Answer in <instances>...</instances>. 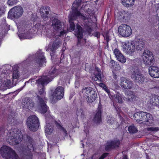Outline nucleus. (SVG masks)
Masks as SVG:
<instances>
[{"mask_svg":"<svg viewBox=\"0 0 159 159\" xmlns=\"http://www.w3.org/2000/svg\"><path fill=\"white\" fill-rule=\"evenodd\" d=\"M50 7H46L45 8L43 7H42L40 9V12L41 16L45 20H46L47 19L48 16V14Z\"/></svg>","mask_w":159,"mask_h":159,"instance_id":"412c9836","label":"nucleus"},{"mask_svg":"<svg viewBox=\"0 0 159 159\" xmlns=\"http://www.w3.org/2000/svg\"><path fill=\"white\" fill-rule=\"evenodd\" d=\"M149 75L152 77L159 78V68L156 66H152L148 68Z\"/></svg>","mask_w":159,"mask_h":159,"instance_id":"aec40b11","label":"nucleus"},{"mask_svg":"<svg viewBox=\"0 0 159 159\" xmlns=\"http://www.w3.org/2000/svg\"><path fill=\"white\" fill-rule=\"evenodd\" d=\"M56 44V46H57V44Z\"/></svg>","mask_w":159,"mask_h":159,"instance_id":"4d7b16f0","label":"nucleus"},{"mask_svg":"<svg viewBox=\"0 0 159 159\" xmlns=\"http://www.w3.org/2000/svg\"><path fill=\"white\" fill-rule=\"evenodd\" d=\"M157 16L158 18H159V9H158L157 11Z\"/></svg>","mask_w":159,"mask_h":159,"instance_id":"3c124183","label":"nucleus"},{"mask_svg":"<svg viewBox=\"0 0 159 159\" xmlns=\"http://www.w3.org/2000/svg\"><path fill=\"white\" fill-rule=\"evenodd\" d=\"M5 131H6V132L7 133V130H4V129L2 128L0 129V136H3V135H5Z\"/></svg>","mask_w":159,"mask_h":159,"instance_id":"58836bf2","label":"nucleus"},{"mask_svg":"<svg viewBox=\"0 0 159 159\" xmlns=\"http://www.w3.org/2000/svg\"><path fill=\"white\" fill-rule=\"evenodd\" d=\"M99 37V35H98V36H97V38Z\"/></svg>","mask_w":159,"mask_h":159,"instance_id":"5fc2aeb1","label":"nucleus"},{"mask_svg":"<svg viewBox=\"0 0 159 159\" xmlns=\"http://www.w3.org/2000/svg\"><path fill=\"white\" fill-rule=\"evenodd\" d=\"M121 69V67L119 65H116V67H115V70L116 71H119Z\"/></svg>","mask_w":159,"mask_h":159,"instance_id":"79ce46f5","label":"nucleus"},{"mask_svg":"<svg viewBox=\"0 0 159 159\" xmlns=\"http://www.w3.org/2000/svg\"><path fill=\"white\" fill-rule=\"evenodd\" d=\"M33 29H30V32H32V30H33Z\"/></svg>","mask_w":159,"mask_h":159,"instance_id":"864d4df0","label":"nucleus"},{"mask_svg":"<svg viewBox=\"0 0 159 159\" xmlns=\"http://www.w3.org/2000/svg\"><path fill=\"white\" fill-rule=\"evenodd\" d=\"M104 37L106 41L108 42L109 39V36L107 35H106L105 36L104 35Z\"/></svg>","mask_w":159,"mask_h":159,"instance_id":"c03bdc74","label":"nucleus"},{"mask_svg":"<svg viewBox=\"0 0 159 159\" xmlns=\"http://www.w3.org/2000/svg\"><path fill=\"white\" fill-rule=\"evenodd\" d=\"M131 78L134 82L139 84L143 83L145 80L143 75L138 70H135L132 73Z\"/></svg>","mask_w":159,"mask_h":159,"instance_id":"2eb2a0df","label":"nucleus"},{"mask_svg":"<svg viewBox=\"0 0 159 159\" xmlns=\"http://www.w3.org/2000/svg\"><path fill=\"white\" fill-rule=\"evenodd\" d=\"M56 72L55 69L54 68H53L52 70L49 73V75L45 76H43L38 80H36V83L39 85L40 84L43 87L44 85L47 84L51 81L57 75V74Z\"/></svg>","mask_w":159,"mask_h":159,"instance_id":"9d476101","label":"nucleus"},{"mask_svg":"<svg viewBox=\"0 0 159 159\" xmlns=\"http://www.w3.org/2000/svg\"><path fill=\"white\" fill-rule=\"evenodd\" d=\"M22 103L23 105V107L24 108L31 109L34 107L33 102L29 99H27L26 100H25Z\"/></svg>","mask_w":159,"mask_h":159,"instance_id":"393cba45","label":"nucleus"},{"mask_svg":"<svg viewBox=\"0 0 159 159\" xmlns=\"http://www.w3.org/2000/svg\"><path fill=\"white\" fill-rule=\"evenodd\" d=\"M123 159H127L126 158H124Z\"/></svg>","mask_w":159,"mask_h":159,"instance_id":"6e6d98bb","label":"nucleus"},{"mask_svg":"<svg viewBox=\"0 0 159 159\" xmlns=\"http://www.w3.org/2000/svg\"><path fill=\"white\" fill-rule=\"evenodd\" d=\"M23 12L24 10L21 7L17 6L10 10L8 13V17L11 19L18 18L22 15Z\"/></svg>","mask_w":159,"mask_h":159,"instance_id":"f8f14e48","label":"nucleus"},{"mask_svg":"<svg viewBox=\"0 0 159 159\" xmlns=\"http://www.w3.org/2000/svg\"><path fill=\"white\" fill-rule=\"evenodd\" d=\"M93 120L97 124L99 123L101 120V110L100 108H98L94 116Z\"/></svg>","mask_w":159,"mask_h":159,"instance_id":"b1692460","label":"nucleus"},{"mask_svg":"<svg viewBox=\"0 0 159 159\" xmlns=\"http://www.w3.org/2000/svg\"><path fill=\"white\" fill-rule=\"evenodd\" d=\"M120 144V142L118 140L108 142L107 143V145L108 148L106 147V150H108L110 148H116L118 147Z\"/></svg>","mask_w":159,"mask_h":159,"instance_id":"5701e85b","label":"nucleus"},{"mask_svg":"<svg viewBox=\"0 0 159 159\" xmlns=\"http://www.w3.org/2000/svg\"><path fill=\"white\" fill-rule=\"evenodd\" d=\"M110 98L114 99L116 102H117L119 103L122 102H123L122 97L120 94H118L117 95H114V96L111 94L110 95Z\"/></svg>","mask_w":159,"mask_h":159,"instance_id":"7c9ffc66","label":"nucleus"},{"mask_svg":"<svg viewBox=\"0 0 159 159\" xmlns=\"http://www.w3.org/2000/svg\"><path fill=\"white\" fill-rule=\"evenodd\" d=\"M52 25L55 29L58 30L60 28L61 24L59 20L55 19L52 21Z\"/></svg>","mask_w":159,"mask_h":159,"instance_id":"c85d7f7f","label":"nucleus"},{"mask_svg":"<svg viewBox=\"0 0 159 159\" xmlns=\"http://www.w3.org/2000/svg\"><path fill=\"white\" fill-rule=\"evenodd\" d=\"M13 132H10L6 135L8 137L7 141L11 145L17 144L22 139L23 135L18 129H15Z\"/></svg>","mask_w":159,"mask_h":159,"instance_id":"39448f33","label":"nucleus"},{"mask_svg":"<svg viewBox=\"0 0 159 159\" xmlns=\"http://www.w3.org/2000/svg\"><path fill=\"white\" fill-rule=\"evenodd\" d=\"M18 1L17 0H9L7 2V4L9 6H12L16 4Z\"/></svg>","mask_w":159,"mask_h":159,"instance_id":"c9c22d12","label":"nucleus"},{"mask_svg":"<svg viewBox=\"0 0 159 159\" xmlns=\"http://www.w3.org/2000/svg\"><path fill=\"white\" fill-rule=\"evenodd\" d=\"M53 130V128L51 125L47 123L45 129V133L46 136L49 137L52 133Z\"/></svg>","mask_w":159,"mask_h":159,"instance_id":"a878e982","label":"nucleus"},{"mask_svg":"<svg viewBox=\"0 0 159 159\" xmlns=\"http://www.w3.org/2000/svg\"><path fill=\"white\" fill-rule=\"evenodd\" d=\"M113 77L117 81L118 80V78H117V77L116 74H113Z\"/></svg>","mask_w":159,"mask_h":159,"instance_id":"a18cd8bd","label":"nucleus"},{"mask_svg":"<svg viewBox=\"0 0 159 159\" xmlns=\"http://www.w3.org/2000/svg\"><path fill=\"white\" fill-rule=\"evenodd\" d=\"M36 56V61L39 67H41L45 65V59L44 57V53L42 51H38L35 54Z\"/></svg>","mask_w":159,"mask_h":159,"instance_id":"dca6fc26","label":"nucleus"},{"mask_svg":"<svg viewBox=\"0 0 159 159\" xmlns=\"http://www.w3.org/2000/svg\"><path fill=\"white\" fill-rule=\"evenodd\" d=\"M133 118L137 122L140 124L152 126L154 123L152 116L147 112H140L135 113Z\"/></svg>","mask_w":159,"mask_h":159,"instance_id":"f03ea898","label":"nucleus"},{"mask_svg":"<svg viewBox=\"0 0 159 159\" xmlns=\"http://www.w3.org/2000/svg\"><path fill=\"white\" fill-rule=\"evenodd\" d=\"M128 131L130 133H135L137 132L138 130L134 125H132L128 127Z\"/></svg>","mask_w":159,"mask_h":159,"instance_id":"f704fd0d","label":"nucleus"},{"mask_svg":"<svg viewBox=\"0 0 159 159\" xmlns=\"http://www.w3.org/2000/svg\"><path fill=\"white\" fill-rule=\"evenodd\" d=\"M0 152L2 156L5 159H18V157L15 151L7 146L2 147Z\"/></svg>","mask_w":159,"mask_h":159,"instance_id":"0eeeda50","label":"nucleus"},{"mask_svg":"<svg viewBox=\"0 0 159 159\" xmlns=\"http://www.w3.org/2000/svg\"><path fill=\"white\" fill-rule=\"evenodd\" d=\"M20 74L17 69H13L12 73V78L13 79H18L20 77Z\"/></svg>","mask_w":159,"mask_h":159,"instance_id":"2f4dec72","label":"nucleus"},{"mask_svg":"<svg viewBox=\"0 0 159 159\" xmlns=\"http://www.w3.org/2000/svg\"><path fill=\"white\" fill-rule=\"evenodd\" d=\"M11 83V81L10 80H6L4 82V84H5V86L7 87Z\"/></svg>","mask_w":159,"mask_h":159,"instance_id":"ea45409f","label":"nucleus"},{"mask_svg":"<svg viewBox=\"0 0 159 159\" xmlns=\"http://www.w3.org/2000/svg\"><path fill=\"white\" fill-rule=\"evenodd\" d=\"M122 4L126 7H131L134 3L135 0H121Z\"/></svg>","mask_w":159,"mask_h":159,"instance_id":"bb28decb","label":"nucleus"},{"mask_svg":"<svg viewBox=\"0 0 159 159\" xmlns=\"http://www.w3.org/2000/svg\"><path fill=\"white\" fill-rule=\"evenodd\" d=\"M17 28L19 30L20 29V28H21L22 27H20V25H18L17 26ZM25 27V26H22V29H23Z\"/></svg>","mask_w":159,"mask_h":159,"instance_id":"8fccbe9b","label":"nucleus"},{"mask_svg":"<svg viewBox=\"0 0 159 159\" xmlns=\"http://www.w3.org/2000/svg\"><path fill=\"white\" fill-rule=\"evenodd\" d=\"M115 17L123 21H126L129 19L130 15V14L124 11H119L118 10H116L115 12Z\"/></svg>","mask_w":159,"mask_h":159,"instance_id":"4468645a","label":"nucleus"},{"mask_svg":"<svg viewBox=\"0 0 159 159\" xmlns=\"http://www.w3.org/2000/svg\"><path fill=\"white\" fill-rule=\"evenodd\" d=\"M113 53L118 61L123 63L126 62V59L125 57L118 49H115L113 51Z\"/></svg>","mask_w":159,"mask_h":159,"instance_id":"6ab92c4d","label":"nucleus"},{"mask_svg":"<svg viewBox=\"0 0 159 159\" xmlns=\"http://www.w3.org/2000/svg\"><path fill=\"white\" fill-rule=\"evenodd\" d=\"M27 125L31 130L36 131L39 126L38 118L35 115L30 116L27 120Z\"/></svg>","mask_w":159,"mask_h":159,"instance_id":"9b49d317","label":"nucleus"},{"mask_svg":"<svg viewBox=\"0 0 159 159\" xmlns=\"http://www.w3.org/2000/svg\"><path fill=\"white\" fill-rule=\"evenodd\" d=\"M118 32L119 35L123 37H129L132 33L131 27L126 24L120 25L118 28Z\"/></svg>","mask_w":159,"mask_h":159,"instance_id":"1a4fd4ad","label":"nucleus"},{"mask_svg":"<svg viewBox=\"0 0 159 159\" xmlns=\"http://www.w3.org/2000/svg\"><path fill=\"white\" fill-rule=\"evenodd\" d=\"M57 126L58 128L60 129V131L64 133L65 135H66L67 134L66 131L60 124H57Z\"/></svg>","mask_w":159,"mask_h":159,"instance_id":"e433bc0d","label":"nucleus"},{"mask_svg":"<svg viewBox=\"0 0 159 159\" xmlns=\"http://www.w3.org/2000/svg\"><path fill=\"white\" fill-rule=\"evenodd\" d=\"M143 63L146 65L150 66L154 62V60L152 53L148 50H145L142 56Z\"/></svg>","mask_w":159,"mask_h":159,"instance_id":"ddd939ff","label":"nucleus"},{"mask_svg":"<svg viewBox=\"0 0 159 159\" xmlns=\"http://www.w3.org/2000/svg\"><path fill=\"white\" fill-rule=\"evenodd\" d=\"M147 130L149 131L156 132L157 131H159V128L158 127H151L148 128Z\"/></svg>","mask_w":159,"mask_h":159,"instance_id":"4c0bfd02","label":"nucleus"},{"mask_svg":"<svg viewBox=\"0 0 159 159\" xmlns=\"http://www.w3.org/2000/svg\"><path fill=\"white\" fill-rule=\"evenodd\" d=\"M64 95V89L61 86L57 87L53 93V96L54 98L58 99L62 98Z\"/></svg>","mask_w":159,"mask_h":159,"instance_id":"a211bd4d","label":"nucleus"},{"mask_svg":"<svg viewBox=\"0 0 159 159\" xmlns=\"http://www.w3.org/2000/svg\"><path fill=\"white\" fill-rule=\"evenodd\" d=\"M82 92L84 97L88 99V102L89 103L94 101L96 98L97 94L92 88H85L82 89Z\"/></svg>","mask_w":159,"mask_h":159,"instance_id":"6e6552de","label":"nucleus"},{"mask_svg":"<svg viewBox=\"0 0 159 159\" xmlns=\"http://www.w3.org/2000/svg\"><path fill=\"white\" fill-rule=\"evenodd\" d=\"M107 155V153H105L103 154L100 157H99V156L98 154H95L92 157V159H103L106 157Z\"/></svg>","mask_w":159,"mask_h":159,"instance_id":"72a5a7b5","label":"nucleus"},{"mask_svg":"<svg viewBox=\"0 0 159 159\" xmlns=\"http://www.w3.org/2000/svg\"><path fill=\"white\" fill-rule=\"evenodd\" d=\"M41 87V90L39 91V95H38L39 102L38 105L34 107L41 113H44L47 111L48 107L45 103L47 100L45 97L46 93L44 92V88Z\"/></svg>","mask_w":159,"mask_h":159,"instance_id":"20e7f679","label":"nucleus"},{"mask_svg":"<svg viewBox=\"0 0 159 159\" xmlns=\"http://www.w3.org/2000/svg\"><path fill=\"white\" fill-rule=\"evenodd\" d=\"M125 94L126 97L125 98H123V99L128 102H132L133 100L136 98V96L132 92L129 91L126 93Z\"/></svg>","mask_w":159,"mask_h":159,"instance_id":"4be33fe9","label":"nucleus"},{"mask_svg":"<svg viewBox=\"0 0 159 159\" xmlns=\"http://www.w3.org/2000/svg\"><path fill=\"white\" fill-rule=\"evenodd\" d=\"M52 48H51V50L52 51H53L54 49L57 48V47L55 46V44L53 43L52 46Z\"/></svg>","mask_w":159,"mask_h":159,"instance_id":"49530a36","label":"nucleus"},{"mask_svg":"<svg viewBox=\"0 0 159 159\" xmlns=\"http://www.w3.org/2000/svg\"><path fill=\"white\" fill-rule=\"evenodd\" d=\"M66 33V31H65V30L61 31L60 32V36H61V35H63L64 34H65Z\"/></svg>","mask_w":159,"mask_h":159,"instance_id":"09e8293b","label":"nucleus"},{"mask_svg":"<svg viewBox=\"0 0 159 159\" xmlns=\"http://www.w3.org/2000/svg\"><path fill=\"white\" fill-rule=\"evenodd\" d=\"M70 27L68 30L70 32L75 30V34L78 39H80L83 37V30L81 27L78 25H77L76 28L75 30V25L72 21L77 18L73 14L70 15L69 17Z\"/></svg>","mask_w":159,"mask_h":159,"instance_id":"423d86ee","label":"nucleus"},{"mask_svg":"<svg viewBox=\"0 0 159 159\" xmlns=\"http://www.w3.org/2000/svg\"><path fill=\"white\" fill-rule=\"evenodd\" d=\"M120 80V84L122 87L128 89H130L132 87L133 84L130 80L123 77H121Z\"/></svg>","mask_w":159,"mask_h":159,"instance_id":"f3484780","label":"nucleus"},{"mask_svg":"<svg viewBox=\"0 0 159 159\" xmlns=\"http://www.w3.org/2000/svg\"><path fill=\"white\" fill-rule=\"evenodd\" d=\"M84 4V3H81L80 0H76L75 1L73 4L72 8L73 12V14L77 18H80L85 20H87L89 21L90 20V18L89 17H85L84 14H83V11H85L84 10V7L82 6L80 8V7L81 4L83 6Z\"/></svg>","mask_w":159,"mask_h":159,"instance_id":"7ed1b4c3","label":"nucleus"},{"mask_svg":"<svg viewBox=\"0 0 159 159\" xmlns=\"http://www.w3.org/2000/svg\"><path fill=\"white\" fill-rule=\"evenodd\" d=\"M144 44L143 40L139 39L135 41H130L127 42H123L122 47L123 50L126 53L131 55L136 49H142Z\"/></svg>","mask_w":159,"mask_h":159,"instance_id":"f257e3e1","label":"nucleus"},{"mask_svg":"<svg viewBox=\"0 0 159 159\" xmlns=\"http://www.w3.org/2000/svg\"><path fill=\"white\" fill-rule=\"evenodd\" d=\"M33 35L31 34L30 36L25 37L24 38L25 39H30L33 38Z\"/></svg>","mask_w":159,"mask_h":159,"instance_id":"de8ad7c7","label":"nucleus"},{"mask_svg":"<svg viewBox=\"0 0 159 159\" xmlns=\"http://www.w3.org/2000/svg\"><path fill=\"white\" fill-rule=\"evenodd\" d=\"M114 122V120L111 118H109V119L108 120L107 122L110 124L112 125L113 123V122Z\"/></svg>","mask_w":159,"mask_h":159,"instance_id":"a19ab883","label":"nucleus"},{"mask_svg":"<svg viewBox=\"0 0 159 159\" xmlns=\"http://www.w3.org/2000/svg\"><path fill=\"white\" fill-rule=\"evenodd\" d=\"M157 102L159 103V97L154 95L152 96L149 103L152 105H157Z\"/></svg>","mask_w":159,"mask_h":159,"instance_id":"cd10ccee","label":"nucleus"},{"mask_svg":"<svg viewBox=\"0 0 159 159\" xmlns=\"http://www.w3.org/2000/svg\"><path fill=\"white\" fill-rule=\"evenodd\" d=\"M98 84L103 89H104L108 94L109 97H110V95L111 94L110 93V91L108 88L107 87L106 85L103 83H100Z\"/></svg>","mask_w":159,"mask_h":159,"instance_id":"473e14b6","label":"nucleus"},{"mask_svg":"<svg viewBox=\"0 0 159 159\" xmlns=\"http://www.w3.org/2000/svg\"><path fill=\"white\" fill-rule=\"evenodd\" d=\"M110 64L111 66L114 67L116 65V62L114 61H110Z\"/></svg>","mask_w":159,"mask_h":159,"instance_id":"37998d69","label":"nucleus"},{"mask_svg":"<svg viewBox=\"0 0 159 159\" xmlns=\"http://www.w3.org/2000/svg\"><path fill=\"white\" fill-rule=\"evenodd\" d=\"M98 73H97V75L93 74L92 76V78L93 80L97 81L98 80H99L100 82L102 81V77L101 74V70H98Z\"/></svg>","mask_w":159,"mask_h":159,"instance_id":"c756f323","label":"nucleus"},{"mask_svg":"<svg viewBox=\"0 0 159 159\" xmlns=\"http://www.w3.org/2000/svg\"><path fill=\"white\" fill-rule=\"evenodd\" d=\"M1 33L2 34H4V31H3V30H2V31H1Z\"/></svg>","mask_w":159,"mask_h":159,"instance_id":"603ef678","label":"nucleus"}]
</instances>
